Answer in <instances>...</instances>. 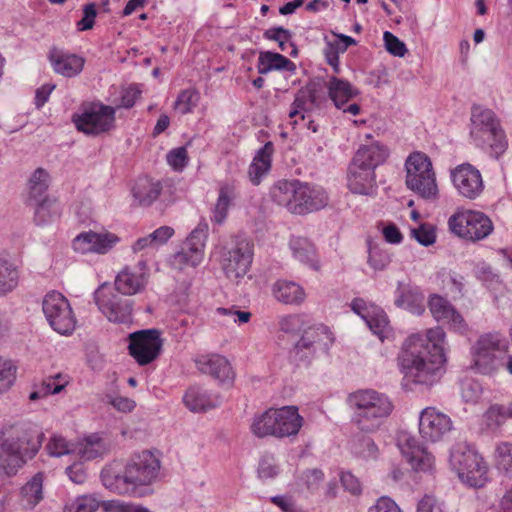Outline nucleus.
<instances>
[{
    "label": "nucleus",
    "mask_w": 512,
    "mask_h": 512,
    "mask_svg": "<svg viewBox=\"0 0 512 512\" xmlns=\"http://www.w3.org/2000/svg\"><path fill=\"white\" fill-rule=\"evenodd\" d=\"M495 464L499 471L512 479V443L500 442L495 448Z\"/></svg>",
    "instance_id": "a18cd8bd"
},
{
    "label": "nucleus",
    "mask_w": 512,
    "mask_h": 512,
    "mask_svg": "<svg viewBox=\"0 0 512 512\" xmlns=\"http://www.w3.org/2000/svg\"><path fill=\"white\" fill-rule=\"evenodd\" d=\"M99 507L96 498L90 495L77 497L69 506L67 512H95Z\"/></svg>",
    "instance_id": "5fc2aeb1"
},
{
    "label": "nucleus",
    "mask_w": 512,
    "mask_h": 512,
    "mask_svg": "<svg viewBox=\"0 0 512 512\" xmlns=\"http://www.w3.org/2000/svg\"><path fill=\"white\" fill-rule=\"evenodd\" d=\"M257 69L259 74H267L272 70H292L294 63L279 53L264 51L259 55Z\"/></svg>",
    "instance_id": "58836bf2"
},
{
    "label": "nucleus",
    "mask_w": 512,
    "mask_h": 512,
    "mask_svg": "<svg viewBox=\"0 0 512 512\" xmlns=\"http://www.w3.org/2000/svg\"><path fill=\"white\" fill-rule=\"evenodd\" d=\"M167 163L174 171L181 172L189 163L186 147L181 146L170 150L166 156Z\"/></svg>",
    "instance_id": "603ef678"
},
{
    "label": "nucleus",
    "mask_w": 512,
    "mask_h": 512,
    "mask_svg": "<svg viewBox=\"0 0 512 512\" xmlns=\"http://www.w3.org/2000/svg\"><path fill=\"white\" fill-rule=\"evenodd\" d=\"M16 366L0 357V394L7 392L16 380Z\"/></svg>",
    "instance_id": "3c124183"
},
{
    "label": "nucleus",
    "mask_w": 512,
    "mask_h": 512,
    "mask_svg": "<svg viewBox=\"0 0 512 512\" xmlns=\"http://www.w3.org/2000/svg\"><path fill=\"white\" fill-rule=\"evenodd\" d=\"M94 301L98 309L107 317L110 322L118 324H131L134 302L130 299L112 295L108 297L99 292H94Z\"/></svg>",
    "instance_id": "2eb2a0df"
},
{
    "label": "nucleus",
    "mask_w": 512,
    "mask_h": 512,
    "mask_svg": "<svg viewBox=\"0 0 512 512\" xmlns=\"http://www.w3.org/2000/svg\"><path fill=\"white\" fill-rule=\"evenodd\" d=\"M451 429V419L435 408L428 407L421 412L419 417V432L426 441H440Z\"/></svg>",
    "instance_id": "a211bd4d"
},
{
    "label": "nucleus",
    "mask_w": 512,
    "mask_h": 512,
    "mask_svg": "<svg viewBox=\"0 0 512 512\" xmlns=\"http://www.w3.org/2000/svg\"><path fill=\"white\" fill-rule=\"evenodd\" d=\"M302 479L306 488L310 492H315L324 480V473L318 468L307 469L303 472Z\"/></svg>",
    "instance_id": "0e129e2a"
},
{
    "label": "nucleus",
    "mask_w": 512,
    "mask_h": 512,
    "mask_svg": "<svg viewBox=\"0 0 512 512\" xmlns=\"http://www.w3.org/2000/svg\"><path fill=\"white\" fill-rule=\"evenodd\" d=\"M446 334L442 327L408 337L399 355V364L404 379L417 385L431 387L437 383L446 363L444 348Z\"/></svg>",
    "instance_id": "f257e3e1"
},
{
    "label": "nucleus",
    "mask_w": 512,
    "mask_h": 512,
    "mask_svg": "<svg viewBox=\"0 0 512 512\" xmlns=\"http://www.w3.org/2000/svg\"><path fill=\"white\" fill-rule=\"evenodd\" d=\"M103 435L104 433L95 432L83 438L79 448V454L82 458L91 461L102 458L110 451V442Z\"/></svg>",
    "instance_id": "2f4dec72"
},
{
    "label": "nucleus",
    "mask_w": 512,
    "mask_h": 512,
    "mask_svg": "<svg viewBox=\"0 0 512 512\" xmlns=\"http://www.w3.org/2000/svg\"><path fill=\"white\" fill-rule=\"evenodd\" d=\"M333 342V333L326 325L310 326L293 345L290 358L297 365H309L318 352L327 353Z\"/></svg>",
    "instance_id": "39448f33"
},
{
    "label": "nucleus",
    "mask_w": 512,
    "mask_h": 512,
    "mask_svg": "<svg viewBox=\"0 0 512 512\" xmlns=\"http://www.w3.org/2000/svg\"><path fill=\"white\" fill-rule=\"evenodd\" d=\"M387 157V148L376 142L361 146L355 153L352 161L375 171L376 167L384 163Z\"/></svg>",
    "instance_id": "72a5a7b5"
},
{
    "label": "nucleus",
    "mask_w": 512,
    "mask_h": 512,
    "mask_svg": "<svg viewBox=\"0 0 512 512\" xmlns=\"http://www.w3.org/2000/svg\"><path fill=\"white\" fill-rule=\"evenodd\" d=\"M347 182L350 192H368L374 187L375 173L352 161L348 167Z\"/></svg>",
    "instance_id": "7c9ffc66"
},
{
    "label": "nucleus",
    "mask_w": 512,
    "mask_h": 512,
    "mask_svg": "<svg viewBox=\"0 0 512 512\" xmlns=\"http://www.w3.org/2000/svg\"><path fill=\"white\" fill-rule=\"evenodd\" d=\"M429 310L437 322L447 324L450 329L461 334L467 331L463 316L444 297L434 294L428 301Z\"/></svg>",
    "instance_id": "6ab92c4d"
},
{
    "label": "nucleus",
    "mask_w": 512,
    "mask_h": 512,
    "mask_svg": "<svg viewBox=\"0 0 512 512\" xmlns=\"http://www.w3.org/2000/svg\"><path fill=\"white\" fill-rule=\"evenodd\" d=\"M412 235L419 244L425 247L433 245L436 241L435 229L429 224H421L419 228L412 229Z\"/></svg>",
    "instance_id": "13d9d810"
},
{
    "label": "nucleus",
    "mask_w": 512,
    "mask_h": 512,
    "mask_svg": "<svg viewBox=\"0 0 512 512\" xmlns=\"http://www.w3.org/2000/svg\"><path fill=\"white\" fill-rule=\"evenodd\" d=\"M481 384L473 379L465 380L461 385V395L465 402L476 403L482 395Z\"/></svg>",
    "instance_id": "6e6d98bb"
},
{
    "label": "nucleus",
    "mask_w": 512,
    "mask_h": 512,
    "mask_svg": "<svg viewBox=\"0 0 512 512\" xmlns=\"http://www.w3.org/2000/svg\"><path fill=\"white\" fill-rule=\"evenodd\" d=\"M97 16L96 4L91 2L83 7V16L76 24L79 31H87L93 28Z\"/></svg>",
    "instance_id": "e2e57ef3"
},
{
    "label": "nucleus",
    "mask_w": 512,
    "mask_h": 512,
    "mask_svg": "<svg viewBox=\"0 0 512 512\" xmlns=\"http://www.w3.org/2000/svg\"><path fill=\"white\" fill-rule=\"evenodd\" d=\"M274 416H277L275 423L277 438L296 436L303 425V417L296 406L275 409Z\"/></svg>",
    "instance_id": "393cba45"
},
{
    "label": "nucleus",
    "mask_w": 512,
    "mask_h": 512,
    "mask_svg": "<svg viewBox=\"0 0 512 512\" xmlns=\"http://www.w3.org/2000/svg\"><path fill=\"white\" fill-rule=\"evenodd\" d=\"M208 238V224L199 223L194 229V267L204 259V249Z\"/></svg>",
    "instance_id": "09e8293b"
},
{
    "label": "nucleus",
    "mask_w": 512,
    "mask_h": 512,
    "mask_svg": "<svg viewBox=\"0 0 512 512\" xmlns=\"http://www.w3.org/2000/svg\"><path fill=\"white\" fill-rule=\"evenodd\" d=\"M451 180L459 192H481L483 180L480 171L469 163L451 170Z\"/></svg>",
    "instance_id": "b1692460"
},
{
    "label": "nucleus",
    "mask_w": 512,
    "mask_h": 512,
    "mask_svg": "<svg viewBox=\"0 0 512 512\" xmlns=\"http://www.w3.org/2000/svg\"><path fill=\"white\" fill-rule=\"evenodd\" d=\"M43 480V473L38 472L21 488L23 499H25L32 508L43 499Z\"/></svg>",
    "instance_id": "c03bdc74"
},
{
    "label": "nucleus",
    "mask_w": 512,
    "mask_h": 512,
    "mask_svg": "<svg viewBox=\"0 0 512 512\" xmlns=\"http://www.w3.org/2000/svg\"><path fill=\"white\" fill-rule=\"evenodd\" d=\"M231 202L232 198L229 194H219L217 203L213 209V215L211 217L212 222L221 225L225 221Z\"/></svg>",
    "instance_id": "4d7b16f0"
},
{
    "label": "nucleus",
    "mask_w": 512,
    "mask_h": 512,
    "mask_svg": "<svg viewBox=\"0 0 512 512\" xmlns=\"http://www.w3.org/2000/svg\"><path fill=\"white\" fill-rule=\"evenodd\" d=\"M398 447L412 469L417 472H431L434 468V456L409 433L398 436Z\"/></svg>",
    "instance_id": "4468645a"
},
{
    "label": "nucleus",
    "mask_w": 512,
    "mask_h": 512,
    "mask_svg": "<svg viewBox=\"0 0 512 512\" xmlns=\"http://www.w3.org/2000/svg\"><path fill=\"white\" fill-rule=\"evenodd\" d=\"M351 310L365 322L378 310L379 306L368 303L363 298H355L350 304Z\"/></svg>",
    "instance_id": "052dcab7"
},
{
    "label": "nucleus",
    "mask_w": 512,
    "mask_h": 512,
    "mask_svg": "<svg viewBox=\"0 0 512 512\" xmlns=\"http://www.w3.org/2000/svg\"><path fill=\"white\" fill-rule=\"evenodd\" d=\"M470 135L477 146H489L496 157L502 155L508 147L500 121L490 109L479 106L472 108Z\"/></svg>",
    "instance_id": "20e7f679"
},
{
    "label": "nucleus",
    "mask_w": 512,
    "mask_h": 512,
    "mask_svg": "<svg viewBox=\"0 0 512 512\" xmlns=\"http://www.w3.org/2000/svg\"><path fill=\"white\" fill-rule=\"evenodd\" d=\"M222 397L219 393L198 387L194 389V413L207 412L219 407Z\"/></svg>",
    "instance_id": "79ce46f5"
},
{
    "label": "nucleus",
    "mask_w": 512,
    "mask_h": 512,
    "mask_svg": "<svg viewBox=\"0 0 512 512\" xmlns=\"http://www.w3.org/2000/svg\"><path fill=\"white\" fill-rule=\"evenodd\" d=\"M50 175L44 168H37L31 177L29 178L28 184L31 190H37L43 192L48 189Z\"/></svg>",
    "instance_id": "680f3d73"
},
{
    "label": "nucleus",
    "mask_w": 512,
    "mask_h": 512,
    "mask_svg": "<svg viewBox=\"0 0 512 512\" xmlns=\"http://www.w3.org/2000/svg\"><path fill=\"white\" fill-rule=\"evenodd\" d=\"M194 363L201 373L211 375L221 384H233L235 373L225 357L218 354L202 355L194 359Z\"/></svg>",
    "instance_id": "412c9836"
},
{
    "label": "nucleus",
    "mask_w": 512,
    "mask_h": 512,
    "mask_svg": "<svg viewBox=\"0 0 512 512\" xmlns=\"http://www.w3.org/2000/svg\"><path fill=\"white\" fill-rule=\"evenodd\" d=\"M44 433L34 424H22L16 430V436L5 438L0 432V469L9 477L39 452L44 440Z\"/></svg>",
    "instance_id": "f03ea898"
},
{
    "label": "nucleus",
    "mask_w": 512,
    "mask_h": 512,
    "mask_svg": "<svg viewBox=\"0 0 512 512\" xmlns=\"http://www.w3.org/2000/svg\"><path fill=\"white\" fill-rule=\"evenodd\" d=\"M169 265L172 269L183 271L192 266V231L189 232L179 249L169 258Z\"/></svg>",
    "instance_id": "a19ab883"
},
{
    "label": "nucleus",
    "mask_w": 512,
    "mask_h": 512,
    "mask_svg": "<svg viewBox=\"0 0 512 512\" xmlns=\"http://www.w3.org/2000/svg\"><path fill=\"white\" fill-rule=\"evenodd\" d=\"M275 408H269L261 414L255 415L250 426L252 434L258 438L273 436L277 438L275 423L277 416H274Z\"/></svg>",
    "instance_id": "4c0bfd02"
},
{
    "label": "nucleus",
    "mask_w": 512,
    "mask_h": 512,
    "mask_svg": "<svg viewBox=\"0 0 512 512\" xmlns=\"http://www.w3.org/2000/svg\"><path fill=\"white\" fill-rule=\"evenodd\" d=\"M116 110L101 102L83 105L80 114H74L72 121L78 131L89 136H97L115 128Z\"/></svg>",
    "instance_id": "6e6552de"
},
{
    "label": "nucleus",
    "mask_w": 512,
    "mask_h": 512,
    "mask_svg": "<svg viewBox=\"0 0 512 512\" xmlns=\"http://www.w3.org/2000/svg\"><path fill=\"white\" fill-rule=\"evenodd\" d=\"M339 478L345 491L354 496H358L362 493L361 482L352 472L341 470L339 472Z\"/></svg>",
    "instance_id": "bf43d9fd"
},
{
    "label": "nucleus",
    "mask_w": 512,
    "mask_h": 512,
    "mask_svg": "<svg viewBox=\"0 0 512 512\" xmlns=\"http://www.w3.org/2000/svg\"><path fill=\"white\" fill-rule=\"evenodd\" d=\"M448 225L452 233L473 243L486 239L494 230L492 220L485 213L474 210L453 214Z\"/></svg>",
    "instance_id": "1a4fd4ad"
},
{
    "label": "nucleus",
    "mask_w": 512,
    "mask_h": 512,
    "mask_svg": "<svg viewBox=\"0 0 512 512\" xmlns=\"http://www.w3.org/2000/svg\"><path fill=\"white\" fill-rule=\"evenodd\" d=\"M134 202L137 201L138 205L149 207L157 203V209L163 211L166 207L175 202L174 194H132Z\"/></svg>",
    "instance_id": "de8ad7c7"
},
{
    "label": "nucleus",
    "mask_w": 512,
    "mask_h": 512,
    "mask_svg": "<svg viewBox=\"0 0 512 512\" xmlns=\"http://www.w3.org/2000/svg\"><path fill=\"white\" fill-rule=\"evenodd\" d=\"M48 59L54 72L67 78L79 75L85 64L83 57L56 47L50 49Z\"/></svg>",
    "instance_id": "4be33fe9"
},
{
    "label": "nucleus",
    "mask_w": 512,
    "mask_h": 512,
    "mask_svg": "<svg viewBox=\"0 0 512 512\" xmlns=\"http://www.w3.org/2000/svg\"><path fill=\"white\" fill-rule=\"evenodd\" d=\"M368 264L376 271L384 270L391 262L389 253L378 246H373L368 240Z\"/></svg>",
    "instance_id": "8fccbe9b"
},
{
    "label": "nucleus",
    "mask_w": 512,
    "mask_h": 512,
    "mask_svg": "<svg viewBox=\"0 0 512 512\" xmlns=\"http://www.w3.org/2000/svg\"><path fill=\"white\" fill-rule=\"evenodd\" d=\"M274 153V145L268 141L255 154L249 168L248 177L254 184H260L262 178L268 174L271 169L272 156Z\"/></svg>",
    "instance_id": "cd10ccee"
},
{
    "label": "nucleus",
    "mask_w": 512,
    "mask_h": 512,
    "mask_svg": "<svg viewBox=\"0 0 512 512\" xmlns=\"http://www.w3.org/2000/svg\"><path fill=\"white\" fill-rule=\"evenodd\" d=\"M486 423L490 428H497L508 419H512V402L508 405H491L484 415Z\"/></svg>",
    "instance_id": "49530a36"
},
{
    "label": "nucleus",
    "mask_w": 512,
    "mask_h": 512,
    "mask_svg": "<svg viewBox=\"0 0 512 512\" xmlns=\"http://www.w3.org/2000/svg\"><path fill=\"white\" fill-rule=\"evenodd\" d=\"M125 467L136 490L160 480L161 461L150 450L133 453L126 461Z\"/></svg>",
    "instance_id": "ddd939ff"
},
{
    "label": "nucleus",
    "mask_w": 512,
    "mask_h": 512,
    "mask_svg": "<svg viewBox=\"0 0 512 512\" xmlns=\"http://www.w3.org/2000/svg\"><path fill=\"white\" fill-rule=\"evenodd\" d=\"M289 248L296 260L315 271L320 269L316 246L308 238L292 235L289 240Z\"/></svg>",
    "instance_id": "bb28decb"
},
{
    "label": "nucleus",
    "mask_w": 512,
    "mask_h": 512,
    "mask_svg": "<svg viewBox=\"0 0 512 512\" xmlns=\"http://www.w3.org/2000/svg\"><path fill=\"white\" fill-rule=\"evenodd\" d=\"M42 310L50 327L60 335L70 336L76 327V317L69 300L59 291L51 290L43 298Z\"/></svg>",
    "instance_id": "9d476101"
},
{
    "label": "nucleus",
    "mask_w": 512,
    "mask_h": 512,
    "mask_svg": "<svg viewBox=\"0 0 512 512\" xmlns=\"http://www.w3.org/2000/svg\"><path fill=\"white\" fill-rule=\"evenodd\" d=\"M390 398L374 389H360L352 392L347 397L348 405L353 409V413H361L369 408L378 405L377 403L385 402Z\"/></svg>",
    "instance_id": "473e14b6"
},
{
    "label": "nucleus",
    "mask_w": 512,
    "mask_h": 512,
    "mask_svg": "<svg viewBox=\"0 0 512 512\" xmlns=\"http://www.w3.org/2000/svg\"><path fill=\"white\" fill-rule=\"evenodd\" d=\"M437 278L441 281L443 287L454 296V298L462 297L464 295L465 277L463 275L443 268L437 273Z\"/></svg>",
    "instance_id": "37998d69"
},
{
    "label": "nucleus",
    "mask_w": 512,
    "mask_h": 512,
    "mask_svg": "<svg viewBox=\"0 0 512 512\" xmlns=\"http://www.w3.org/2000/svg\"><path fill=\"white\" fill-rule=\"evenodd\" d=\"M450 464L462 482L473 488H481L488 481V467L483 458L466 445H458L450 453Z\"/></svg>",
    "instance_id": "423d86ee"
},
{
    "label": "nucleus",
    "mask_w": 512,
    "mask_h": 512,
    "mask_svg": "<svg viewBox=\"0 0 512 512\" xmlns=\"http://www.w3.org/2000/svg\"><path fill=\"white\" fill-rule=\"evenodd\" d=\"M100 479L106 489L118 495H130L136 492L125 466L122 471H116L113 468H103L100 473Z\"/></svg>",
    "instance_id": "a878e982"
},
{
    "label": "nucleus",
    "mask_w": 512,
    "mask_h": 512,
    "mask_svg": "<svg viewBox=\"0 0 512 512\" xmlns=\"http://www.w3.org/2000/svg\"><path fill=\"white\" fill-rule=\"evenodd\" d=\"M368 512H401L397 503L388 496H381Z\"/></svg>",
    "instance_id": "774afa93"
},
{
    "label": "nucleus",
    "mask_w": 512,
    "mask_h": 512,
    "mask_svg": "<svg viewBox=\"0 0 512 512\" xmlns=\"http://www.w3.org/2000/svg\"><path fill=\"white\" fill-rule=\"evenodd\" d=\"M19 282L17 268L8 259L0 256V296L12 292Z\"/></svg>",
    "instance_id": "ea45409f"
},
{
    "label": "nucleus",
    "mask_w": 512,
    "mask_h": 512,
    "mask_svg": "<svg viewBox=\"0 0 512 512\" xmlns=\"http://www.w3.org/2000/svg\"><path fill=\"white\" fill-rule=\"evenodd\" d=\"M128 354L140 366L154 362L161 354L163 339L156 328L142 329L130 333L127 337Z\"/></svg>",
    "instance_id": "9b49d317"
},
{
    "label": "nucleus",
    "mask_w": 512,
    "mask_h": 512,
    "mask_svg": "<svg viewBox=\"0 0 512 512\" xmlns=\"http://www.w3.org/2000/svg\"><path fill=\"white\" fill-rule=\"evenodd\" d=\"M276 299L285 304H301L305 299L304 289L295 282L278 280L273 287Z\"/></svg>",
    "instance_id": "e433bc0d"
},
{
    "label": "nucleus",
    "mask_w": 512,
    "mask_h": 512,
    "mask_svg": "<svg viewBox=\"0 0 512 512\" xmlns=\"http://www.w3.org/2000/svg\"><path fill=\"white\" fill-rule=\"evenodd\" d=\"M68 384V375L57 373L53 376H48L42 379L40 383H33L28 398L30 401H37L49 395L59 394Z\"/></svg>",
    "instance_id": "c85d7f7f"
},
{
    "label": "nucleus",
    "mask_w": 512,
    "mask_h": 512,
    "mask_svg": "<svg viewBox=\"0 0 512 512\" xmlns=\"http://www.w3.org/2000/svg\"><path fill=\"white\" fill-rule=\"evenodd\" d=\"M119 241L120 238L114 233H97L89 230L78 234L72 241V247L75 252L81 254H106Z\"/></svg>",
    "instance_id": "dca6fc26"
},
{
    "label": "nucleus",
    "mask_w": 512,
    "mask_h": 512,
    "mask_svg": "<svg viewBox=\"0 0 512 512\" xmlns=\"http://www.w3.org/2000/svg\"><path fill=\"white\" fill-rule=\"evenodd\" d=\"M406 186L413 192H437L436 176L430 158L423 152L411 153L405 161Z\"/></svg>",
    "instance_id": "f8f14e48"
},
{
    "label": "nucleus",
    "mask_w": 512,
    "mask_h": 512,
    "mask_svg": "<svg viewBox=\"0 0 512 512\" xmlns=\"http://www.w3.org/2000/svg\"><path fill=\"white\" fill-rule=\"evenodd\" d=\"M254 256V245L246 237H232L231 243L224 246L221 254V267L231 281L242 279L250 270Z\"/></svg>",
    "instance_id": "0eeeda50"
},
{
    "label": "nucleus",
    "mask_w": 512,
    "mask_h": 512,
    "mask_svg": "<svg viewBox=\"0 0 512 512\" xmlns=\"http://www.w3.org/2000/svg\"><path fill=\"white\" fill-rule=\"evenodd\" d=\"M509 340L500 332L479 336L471 348L472 368L479 374L493 376L501 370L512 375V355Z\"/></svg>",
    "instance_id": "7ed1b4c3"
},
{
    "label": "nucleus",
    "mask_w": 512,
    "mask_h": 512,
    "mask_svg": "<svg viewBox=\"0 0 512 512\" xmlns=\"http://www.w3.org/2000/svg\"><path fill=\"white\" fill-rule=\"evenodd\" d=\"M273 200L284 204L293 214L305 215L318 211L328 204L327 194H273Z\"/></svg>",
    "instance_id": "f3484780"
},
{
    "label": "nucleus",
    "mask_w": 512,
    "mask_h": 512,
    "mask_svg": "<svg viewBox=\"0 0 512 512\" xmlns=\"http://www.w3.org/2000/svg\"><path fill=\"white\" fill-rule=\"evenodd\" d=\"M395 294L394 304L397 307L406 309L413 314H421L424 311V296L418 288L398 282Z\"/></svg>",
    "instance_id": "c756f323"
},
{
    "label": "nucleus",
    "mask_w": 512,
    "mask_h": 512,
    "mask_svg": "<svg viewBox=\"0 0 512 512\" xmlns=\"http://www.w3.org/2000/svg\"><path fill=\"white\" fill-rule=\"evenodd\" d=\"M373 334L383 339L384 332L388 326L389 320L385 311L379 307L378 310L365 322Z\"/></svg>",
    "instance_id": "864d4df0"
},
{
    "label": "nucleus",
    "mask_w": 512,
    "mask_h": 512,
    "mask_svg": "<svg viewBox=\"0 0 512 512\" xmlns=\"http://www.w3.org/2000/svg\"><path fill=\"white\" fill-rule=\"evenodd\" d=\"M26 204L34 208L36 225H47L60 216V205L50 194H29Z\"/></svg>",
    "instance_id": "5701e85b"
},
{
    "label": "nucleus",
    "mask_w": 512,
    "mask_h": 512,
    "mask_svg": "<svg viewBox=\"0 0 512 512\" xmlns=\"http://www.w3.org/2000/svg\"><path fill=\"white\" fill-rule=\"evenodd\" d=\"M106 402L110 404L115 410L122 413H130L136 407V402L128 397L106 395Z\"/></svg>",
    "instance_id": "338daca9"
},
{
    "label": "nucleus",
    "mask_w": 512,
    "mask_h": 512,
    "mask_svg": "<svg viewBox=\"0 0 512 512\" xmlns=\"http://www.w3.org/2000/svg\"><path fill=\"white\" fill-rule=\"evenodd\" d=\"M369 410L353 413L351 422L362 432L372 433L380 429L385 420L391 415L394 406L391 400L377 403Z\"/></svg>",
    "instance_id": "aec40b11"
},
{
    "label": "nucleus",
    "mask_w": 512,
    "mask_h": 512,
    "mask_svg": "<svg viewBox=\"0 0 512 512\" xmlns=\"http://www.w3.org/2000/svg\"><path fill=\"white\" fill-rule=\"evenodd\" d=\"M327 89L330 99L337 108H342L347 102L359 94L357 88L344 79L331 76L327 83Z\"/></svg>",
    "instance_id": "f704fd0d"
},
{
    "label": "nucleus",
    "mask_w": 512,
    "mask_h": 512,
    "mask_svg": "<svg viewBox=\"0 0 512 512\" xmlns=\"http://www.w3.org/2000/svg\"><path fill=\"white\" fill-rule=\"evenodd\" d=\"M387 51L397 57H403L407 52L405 44L391 32L386 31L383 35Z\"/></svg>",
    "instance_id": "69168bd1"
},
{
    "label": "nucleus",
    "mask_w": 512,
    "mask_h": 512,
    "mask_svg": "<svg viewBox=\"0 0 512 512\" xmlns=\"http://www.w3.org/2000/svg\"><path fill=\"white\" fill-rule=\"evenodd\" d=\"M114 285L119 293L134 295L145 288L146 278L144 274H135L126 268L118 273Z\"/></svg>",
    "instance_id": "c9c22d12"
}]
</instances>
